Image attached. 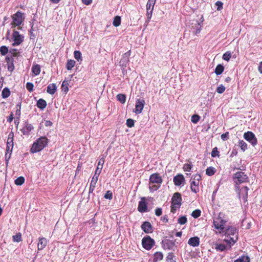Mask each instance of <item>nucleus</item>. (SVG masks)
I'll use <instances>...</instances> for the list:
<instances>
[{"instance_id":"obj_1","label":"nucleus","mask_w":262,"mask_h":262,"mask_svg":"<svg viewBox=\"0 0 262 262\" xmlns=\"http://www.w3.org/2000/svg\"><path fill=\"white\" fill-rule=\"evenodd\" d=\"M236 233V229L233 227L227 226L226 228H224L223 233L227 237L224 239V242L228 245L229 248H230L233 245L237 239L236 235H235Z\"/></svg>"},{"instance_id":"obj_2","label":"nucleus","mask_w":262,"mask_h":262,"mask_svg":"<svg viewBox=\"0 0 262 262\" xmlns=\"http://www.w3.org/2000/svg\"><path fill=\"white\" fill-rule=\"evenodd\" d=\"M227 221L225 219V215L222 213H220L218 216L213 220V225L214 228L217 230L216 232L221 233L223 232L224 228L227 226L226 224Z\"/></svg>"},{"instance_id":"obj_3","label":"nucleus","mask_w":262,"mask_h":262,"mask_svg":"<svg viewBox=\"0 0 262 262\" xmlns=\"http://www.w3.org/2000/svg\"><path fill=\"white\" fill-rule=\"evenodd\" d=\"M48 143V139L45 136L38 138L32 145L30 151L35 153L41 150Z\"/></svg>"},{"instance_id":"obj_4","label":"nucleus","mask_w":262,"mask_h":262,"mask_svg":"<svg viewBox=\"0 0 262 262\" xmlns=\"http://www.w3.org/2000/svg\"><path fill=\"white\" fill-rule=\"evenodd\" d=\"M23 14L19 11H18L15 14L12 16V18L13 21L11 23L12 25V28H15L16 26H18L17 29L20 30L21 29V27L19 26L21 24L24 20V17H23Z\"/></svg>"},{"instance_id":"obj_5","label":"nucleus","mask_w":262,"mask_h":262,"mask_svg":"<svg viewBox=\"0 0 262 262\" xmlns=\"http://www.w3.org/2000/svg\"><path fill=\"white\" fill-rule=\"evenodd\" d=\"M12 39L13 41L12 45L13 46H18L24 41V36L20 34L16 29L13 31Z\"/></svg>"},{"instance_id":"obj_6","label":"nucleus","mask_w":262,"mask_h":262,"mask_svg":"<svg viewBox=\"0 0 262 262\" xmlns=\"http://www.w3.org/2000/svg\"><path fill=\"white\" fill-rule=\"evenodd\" d=\"M201 177L200 174H196L193 176V179L191 180V189L192 191L196 193L199 191L198 186Z\"/></svg>"},{"instance_id":"obj_7","label":"nucleus","mask_w":262,"mask_h":262,"mask_svg":"<svg viewBox=\"0 0 262 262\" xmlns=\"http://www.w3.org/2000/svg\"><path fill=\"white\" fill-rule=\"evenodd\" d=\"M247 179V176L242 171L237 172L234 174V176L233 177L234 182L236 184H241L246 182Z\"/></svg>"},{"instance_id":"obj_8","label":"nucleus","mask_w":262,"mask_h":262,"mask_svg":"<svg viewBox=\"0 0 262 262\" xmlns=\"http://www.w3.org/2000/svg\"><path fill=\"white\" fill-rule=\"evenodd\" d=\"M244 138L251 143L253 146H255L257 144V139L253 133L251 132L245 133L244 135Z\"/></svg>"},{"instance_id":"obj_9","label":"nucleus","mask_w":262,"mask_h":262,"mask_svg":"<svg viewBox=\"0 0 262 262\" xmlns=\"http://www.w3.org/2000/svg\"><path fill=\"white\" fill-rule=\"evenodd\" d=\"M156 2V0H148L146 5L147 9V17L148 20H149L152 16V12L154 9V7Z\"/></svg>"},{"instance_id":"obj_10","label":"nucleus","mask_w":262,"mask_h":262,"mask_svg":"<svg viewBox=\"0 0 262 262\" xmlns=\"http://www.w3.org/2000/svg\"><path fill=\"white\" fill-rule=\"evenodd\" d=\"M154 243V239L150 237L143 238L142 242L143 247L146 250H150L152 247Z\"/></svg>"},{"instance_id":"obj_11","label":"nucleus","mask_w":262,"mask_h":262,"mask_svg":"<svg viewBox=\"0 0 262 262\" xmlns=\"http://www.w3.org/2000/svg\"><path fill=\"white\" fill-rule=\"evenodd\" d=\"M145 104V100L143 98H139L136 100V108L135 112L137 114H140L142 112V111Z\"/></svg>"},{"instance_id":"obj_12","label":"nucleus","mask_w":262,"mask_h":262,"mask_svg":"<svg viewBox=\"0 0 262 262\" xmlns=\"http://www.w3.org/2000/svg\"><path fill=\"white\" fill-rule=\"evenodd\" d=\"M13 136L14 134L12 132H10L8 135L6 148L7 152H11L12 151L13 147Z\"/></svg>"},{"instance_id":"obj_13","label":"nucleus","mask_w":262,"mask_h":262,"mask_svg":"<svg viewBox=\"0 0 262 262\" xmlns=\"http://www.w3.org/2000/svg\"><path fill=\"white\" fill-rule=\"evenodd\" d=\"M182 200V198L181 196V194L176 192L174 193L172 198V205H176V208L179 207L181 205V202Z\"/></svg>"},{"instance_id":"obj_14","label":"nucleus","mask_w":262,"mask_h":262,"mask_svg":"<svg viewBox=\"0 0 262 262\" xmlns=\"http://www.w3.org/2000/svg\"><path fill=\"white\" fill-rule=\"evenodd\" d=\"M130 55V51H128V52L125 53L123 55L121 59L119 64L120 66L122 67H126L127 64L129 61V57Z\"/></svg>"},{"instance_id":"obj_15","label":"nucleus","mask_w":262,"mask_h":262,"mask_svg":"<svg viewBox=\"0 0 262 262\" xmlns=\"http://www.w3.org/2000/svg\"><path fill=\"white\" fill-rule=\"evenodd\" d=\"M162 182V179L161 177L158 173H154L150 177V183L155 184L156 183L158 185L160 184Z\"/></svg>"},{"instance_id":"obj_16","label":"nucleus","mask_w":262,"mask_h":262,"mask_svg":"<svg viewBox=\"0 0 262 262\" xmlns=\"http://www.w3.org/2000/svg\"><path fill=\"white\" fill-rule=\"evenodd\" d=\"M142 229L146 233H150L152 232V227L149 222H145L141 225Z\"/></svg>"},{"instance_id":"obj_17","label":"nucleus","mask_w":262,"mask_h":262,"mask_svg":"<svg viewBox=\"0 0 262 262\" xmlns=\"http://www.w3.org/2000/svg\"><path fill=\"white\" fill-rule=\"evenodd\" d=\"M188 244L193 247H197L200 244V239L198 237H191L188 241Z\"/></svg>"},{"instance_id":"obj_18","label":"nucleus","mask_w":262,"mask_h":262,"mask_svg":"<svg viewBox=\"0 0 262 262\" xmlns=\"http://www.w3.org/2000/svg\"><path fill=\"white\" fill-rule=\"evenodd\" d=\"M185 179L183 175L182 174H179L178 176H176L173 178V182L174 183V184L177 186H180L181 185L183 182L184 181Z\"/></svg>"},{"instance_id":"obj_19","label":"nucleus","mask_w":262,"mask_h":262,"mask_svg":"<svg viewBox=\"0 0 262 262\" xmlns=\"http://www.w3.org/2000/svg\"><path fill=\"white\" fill-rule=\"evenodd\" d=\"M138 209L140 212H145L147 211L146 203L143 200L139 202Z\"/></svg>"},{"instance_id":"obj_20","label":"nucleus","mask_w":262,"mask_h":262,"mask_svg":"<svg viewBox=\"0 0 262 262\" xmlns=\"http://www.w3.org/2000/svg\"><path fill=\"white\" fill-rule=\"evenodd\" d=\"M47 244V241L44 237H41L39 239L38 244V250H41L43 249Z\"/></svg>"},{"instance_id":"obj_21","label":"nucleus","mask_w":262,"mask_h":262,"mask_svg":"<svg viewBox=\"0 0 262 262\" xmlns=\"http://www.w3.org/2000/svg\"><path fill=\"white\" fill-rule=\"evenodd\" d=\"M104 162V160H103V158H102L100 160V161H99V162L98 163L97 169L95 171V174H97L98 175L100 174V173H101V170L102 169Z\"/></svg>"},{"instance_id":"obj_22","label":"nucleus","mask_w":262,"mask_h":262,"mask_svg":"<svg viewBox=\"0 0 262 262\" xmlns=\"http://www.w3.org/2000/svg\"><path fill=\"white\" fill-rule=\"evenodd\" d=\"M57 87L55 84H50L47 87V92L50 94H54L56 91Z\"/></svg>"},{"instance_id":"obj_23","label":"nucleus","mask_w":262,"mask_h":262,"mask_svg":"<svg viewBox=\"0 0 262 262\" xmlns=\"http://www.w3.org/2000/svg\"><path fill=\"white\" fill-rule=\"evenodd\" d=\"M46 105V101L42 99H39V100H38L37 102V106H38V107L41 109H43L44 108H45Z\"/></svg>"},{"instance_id":"obj_24","label":"nucleus","mask_w":262,"mask_h":262,"mask_svg":"<svg viewBox=\"0 0 262 262\" xmlns=\"http://www.w3.org/2000/svg\"><path fill=\"white\" fill-rule=\"evenodd\" d=\"M71 80L69 81L64 80L62 83L61 88L62 91H63L66 93L68 92L69 91V88L68 87V85H69V82H70Z\"/></svg>"},{"instance_id":"obj_25","label":"nucleus","mask_w":262,"mask_h":262,"mask_svg":"<svg viewBox=\"0 0 262 262\" xmlns=\"http://www.w3.org/2000/svg\"><path fill=\"white\" fill-rule=\"evenodd\" d=\"M32 71L35 75H38L40 72V67L38 64L34 65L32 68Z\"/></svg>"},{"instance_id":"obj_26","label":"nucleus","mask_w":262,"mask_h":262,"mask_svg":"<svg viewBox=\"0 0 262 262\" xmlns=\"http://www.w3.org/2000/svg\"><path fill=\"white\" fill-rule=\"evenodd\" d=\"M163 256L161 252H156L154 254V262H158V261L161 260L163 259Z\"/></svg>"},{"instance_id":"obj_27","label":"nucleus","mask_w":262,"mask_h":262,"mask_svg":"<svg viewBox=\"0 0 262 262\" xmlns=\"http://www.w3.org/2000/svg\"><path fill=\"white\" fill-rule=\"evenodd\" d=\"M33 129V126L31 124L27 123L25 128L23 129V133L25 134H27L29 132H31Z\"/></svg>"},{"instance_id":"obj_28","label":"nucleus","mask_w":262,"mask_h":262,"mask_svg":"<svg viewBox=\"0 0 262 262\" xmlns=\"http://www.w3.org/2000/svg\"><path fill=\"white\" fill-rule=\"evenodd\" d=\"M121 24V17L119 16H116L114 17L113 24L115 27H118Z\"/></svg>"},{"instance_id":"obj_29","label":"nucleus","mask_w":262,"mask_h":262,"mask_svg":"<svg viewBox=\"0 0 262 262\" xmlns=\"http://www.w3.org/2000/svg\"><path fill=\"white\" fill-rule=\"evenodd\" d=\"M99 176V175L95 173L94 176L93 177L90 184V185H92V187L96 186V184L98 181Z\"/></svg>"},{"instance_id":"obj_30","label":"nucleus","mask_w":262,"mask_h":262,"mask_svg":"<svg viewBox=\"0 0 262 262\" xmlns=\"http://www.w3.org/2000/svg\"><path fill=\"white\" fill-rule=\"evenodd\" d=\"M224 67L221 64H219L217 66V67L215 68V73L217 75H220L221 73H222V72L224 71Z\"/></svg>"},{"instance_id":"obj_31","label":"nucleus","mask_w":262,"mask_h":262,"mask_svg":"<svg viewBox=\"0 0 262 262\" xmlns=\"http://www.w3.org/2000/svg\"><path fill=\"white\" fill-rule=\"evenodd\" d=\"M74 57L78 61L81 62L82 60L81 53L79 51H75L74 53Z\"/></svg>"},{"instance_id":"obj_32","label":"nucleus","mask_w":262,"mask_h":262,"mask_svg":"<svg viewBox=\"0 0 262 262\" xmlns=\"http://www.w3.org/2000/svg\"><path fill=\"white\" fill-rule=\"evenodd\" d=\"M75 61L74 60H69L67 64V68L68 70H71L75 66Z\"/></svg>"},{"instance_id":"obj_33","label":"nucleus","mask_w":262,"mask_h":262,"mask_svg":"<svg viewBox=\"0 0 262 262\" xmlns=\"http://www.w3.org/2000/svg\"><path fill=\"white\" fill-rule=\"evenodd\" d=\"M215 172V170L214 168L212 167H209L207 168L206 173L208 176H211L214 174Z\"/></svg>"},{"instance_id":"obj_34","label":"nucleus","mask_w":262,"mask_h":262,"mask_svg":"<svg viewBox=\"0 0 262 262\" xmlns=\"http://www.w3.org/2000/svg\"><path fill=\"white\" fill-rule=\"evenodd\" d=\"M117 100L121 102L122 103H124L126 100V96L124 94H118L117 96Z\"/></svg>"},{"instance_id":"obj_35","label":"nucleus","mask_w":262,"mask_h":262,"mask_svg":"<svg viewBox=\"0 0 262 262\" xmlns=\"http://www.w3.org/2000/svg\"><path fill=\"white\" fill-rule=\"evenodd\" d=\"M25 182V179L23 177H20L15 180V184L16 185H21Z\"/></svg>"},{"instance_id":"obj_36","label":"nucleus","mask_w":262,"mask_h":262,"mask_svg":"<svg viewBox=\"0 0 262 262\" xmlns=\"http://www.w3.org/2000/svg\"><path fill=\"white\" fill-rule=\"evenodd\" d=\"M249 258L247 256H242L238 259L235 260L234 262H249Z\"/></svg>"},{"instance_id":"obj_37","label":"nucleus","mask_w":262,"mask_h":262,"mask_svg":"<svg viewBox=\"0 0 262 262\" xmlns=\"http://www.w3.org/2000/svg\"><path fill=\"white\" fill-rule=\"evenodd\" d=\"M10 92L8 89L5 88L2 93V95L3 98H7L10 95Z\"/></svg>"},{"instance_id":"obj_38","label":"nucleus","mask_w":262,"mask_h":262,"mask_svg":"<svg viewBox=\"0 0 262 262\" xmlns=\"http://www.w3.org/2000/svg\"><path fill=\"white\" fill-rule=\"evenodd\" d=\"M0 52L3 55H5L8 52V49L6 46H2L0 48Z\"/></svg>"},{"instance_id":"obj_39","label":"nucleus","mask_w":262,"mask_h":262,"mask_svg":"<svg viewBox=\"0 0 262 262\" xmlns=\"http://www.w3.org/2000/svg\"><path fill=\"white\" fill-rule=\"evenodd\" d=\"M248 188L247 187H244V188H242L241 189V193H244L245 194V196H244V198L246 199L248 196Z\"/></svg>"},{"instance_id":"obj_40","label":"nucleus","mask_w":262,"mask_h":262,"mask_svg":"<svg viewBox=\"0 0 262 262\" xmlns=\"http://www.w3.org/2000/svg\"><path fill=\"white\" fill-rule=\"evenodd\" d=\"M21 235L20 233H18L16 234L15 235L13 236V239L14 242H19L21 241Z\"/></svg>"},{"instance_id":"obj_41","label":"nucleus","mask_w":262,"mask_h":262,"mask_svg":"<svg viewBox=\"0 0 262 262\" xmlns=\"http://www.w3.org/2000/svg\"><path fill=\"white\" fill-rule=\"evenodd\" d=\"M191 215L194 218H197L200 216L201 211L199 209H196L192 212Z\"/></svg>"},{"instance_id":"obj_42","label":"nucleus","mask_w":262,"mask_h":262,"mask_svg":"<svg viewBox=\"0 0 262 262\" xmlns=\"http://www.w3.org/2000/svg\"><path fill=\"white\" fill-rule=\"evenodd\" d=\"M231 53L229 52H227L224 54V55L223 56V58L226 61H228L230 59V58H231Z\"/></svg>"},{"instance_id":"obj_43","label":"nucleus","mask_w":262,"mask_h":262,"mask_svg":"<svg viewBox=\"0 0 262 262\" xmlns=\"http://www.w3.org/2000/svg\"><path fill=\"white\" fill-rule=\"evenodd\" d=\"M239 146L243 151H245L247 149V144L244 141H239Z\"/></svg>"},{"instance_id":"obj_44","label":"nucleus","mask_w":262,"mask_h":262,"mask_svg":"<svg viewBox=\"0 0 262 262\" xmlns=\"http://www.w3.org/2000/svg\"><path fill=\"white\" fill-rule=\"evenodd\" d=\"M225 87L223 85H219L216 89V92L219 94H222L225 91Z\"/></svg>"},{"instance_id":"obj_45","label":"nucleus","mask_w":262,"mask_h":262,"mask_svg":"<svg viewBox=\"0 0 262 262\" xmlns=\"http://www.w3.org/2000/svg\"><path fill=\"white\" fill-rule=\"evenodd\" d=\"M187 218L185 216H182L178 219V223L181 225H183L187 222Z\"/></svg>"},{"instance_id":"obj_46","label":"nucleus","mask_w":262,"mask_h":262,"mask_svg":"<svg viewBox=\"0 0 262 262\" xmlns=\"http://www.w3.org/2000/svg\"><path fill=\"white\" fill-rule=\"evenodd\" d=\"M200 119V117L198 115H193L191 117V121L194 123H196Z\"/></svg>"},{"instance_id":"obj_47","label":"nucleus","mask_w":262,"mask_h":262,"mask_svg":"<svg viewBox=\"0 0 262 262\" xmlns=\"http://www.w3.org/2000/svg\"><path fill=\"white\" fill-rule=\"evenodd\" d=\"M226 248H227V247L224 244H219V245H217L216 247V249L221 251H224Z\"/></svg>"},{"instance_id":"obj_48","label":"nucleus","mask_w":262,"mask_h":262,"mask_svg":"<svg viewBox=\"0 0 262 262\" xmlns=\"http://www.w3.org/2000/svg\"><path fill=\"white\" fill-rule=\"evenodd\" d=\"M126 125L129 127H132L134 125V121L133 119H128L126 121Z\"/></svg>"},{"instance_id":"obj_49","label":"nucleus","mask_w":262,"mask_h":262,"mask_svg":"<svg viewBox=\"0 0 262 262\" xmlns=\"http://www.w3.org/2000/svg\"><path fill=\"white\" fill-rule=\"evenodd\" d=\"M9 53L11 54V55L13 57L18 56L19 55V52H18L17 51V50H16V49H12V50H10Z\"/></svg>"},{"instance_id":"obj_50","label":"nucleus","mask_w":262,"mask_h":262,"mask_svg":"<svg viewBox=\"0 0 262 262\" xmlns=\"http://www.w3.org/2000/svg\"><path fill=\"white\" fill-rule=\"evenodd\" d=\"M223 3L221 1H217L215 3V5L217 7V10L220 11L223 9Z\"/></svg>"},{"instance_id":"obj_51","label":"nucleus","mask_w":262,"mask_h":262,"mask_svg":"<svg viewBox=\"0 0 262 262\" xmlns=\"http://www.w3.org/2000/svg\"><path fill=\"white\" fill-rule=\"evenodd\" d=\"M104 198L105 199L111 200L113 198L112 193L110 191H107V192L104 195Z\"/></svg>"},{"instance_id":"obj_52","label":"nucleus","mask_w":262,"mask_h":262,"mask_svg":"<svg viewBox=\"0 0 262 262\" xmlns=\"http://www.w3.org/2000/svg\"><path fill=\"white\" fill-rule=\"evenodd\" d=\"M183 169L186 171H189L191 169V166L189 164H186L184 165Z\"/></svg>"},{"instance_id":"obj_53","label":"nucleus","mask_w":262,"mask_h":262,"mask_svg":"<svg viewBox=\"0 0 262 262\" xmlns=\"http://www.w3.org/2000/svg\"><path fill=\"white\" fill-rule=\"evenodd\" d=\"M26 88L30 92L32 91L33 88V84L32 83L28 82L26 84Z\"/></svg>"},{"instance_id":"obj_54","label":"nucleus","mask_w":262,"mask_h":262,"mask_svg":"<svg viewBox=\"0 0 262 262\" xmlns=\"http://www.w3.org/2000/svg\"><path fill=\"white\" fill-rule=\"evenodd\" d=\"M219 154V151H217V148L215 147L213 149L212 152H211V156L213 157H215V156H217Z\"/></svg>"},{"instance_id":"obj_55","label":"nucleus","mask_w":262,"mask_h":262,"mask_svg":"<svg viewBox=\"0 0 262 262\" xmlns=\"http://www.w3.org/2000/svg\"><path fill=\"white\" fill-rule=\"evenodd\" d=\"M7 66H8V70L9 71L12 72L14 70V65L12 62L8 63Z\"/></svg>"},{"instance_id":"obj_56","label":"nucleus","mask_w":262,"mask_h":262,"mask_svg":"<svg viewBox=\"0 0 262 262\" xmlns=\"http://www.w3.org/2000/svg\"><path fill=\"white\" fill-rule=\"evenodd\" d=\"M159 185H154V184H152V185L149 186V188L153 191L157 190L159 188Z\"/></svg>"},{"instance_id":"obj_57","label":"nucleus","mask_w":262,"mask_h":262,"mask_svg":"<svg viewBox=\"0 0 262 262\" xmlns=\"http://www.w3.org/2000/svg\"><path fill=\"white\" fill-rule=\"evenodd\" d=\"M228 135H229V133L228 132H227V133H226L225 134H222L221 135L222 139H223V140H226L227 139H228Z\"/></svg>"},{"instance_id":"obj_58","label":"nucleus","mask_w":262,"mask_h":262,"mask_svg":"<svg viewBox=\"0 0 262 262\" xmlns=\"http://www.w3.org/2000/svg\"><path fill=\"white\" fill-rule=\"evenodd\" d=\"M162 209L161 208H157L155 210V213L157 216H160L162 214Z\"/></svg>"},{"instance_id":"obj_59","label":"nucleus","mask_w":262,"mask_h":262,"mask_svg":"<svg viewBox=\"0 0 262 262\" xmlns=\"http://www.w3.org/2000/svg\"><path fill=\"white\" fill-rule=\"evenodd\" d=\"M82 3L86 5L91 4L92 2V0H82Z\"/></svg>"},{"instance_id":"obj_60","label":"nucleus","mask_w":262,"mask_h":262,"mask_svg":"<svg viewBox=\"0 0 262 262\" xmlns=\"http://www.w3.org/2000/svg\"><path fill=\"white\" fill-rule=\"evenodd\" d=\"M52 124V123L50 121H46L45 122V125L46 126H51Z\"/></svg>"},{"instance_id":"obj_61","label":"nucleus","mask_w":262,"mask_h":262,"mask_svg":"<svg viewBox=\"0 0 262 262\" xmlns=\"http://www.w3.org/2000/svg\"><path fill=\"white\" fill-rule=\"evenodd\" d=\"M13 119V114H11V115L8 118L7 121H9V122H11L12 121Z\"/></svg>"},{"instance_id":"obj_62","label":"nucleus","mask_w":262,"mask_h":262,"mask_svg":"<svg viewBox=\"0 0 262 262\" xmlns=\"http://www.w3.org/2000/svg\"><path fill=\"white\" fill-rule=\"evenodd\" d=\"M177 208L176 207V205H172L171 209V211L172 212H174L176 211Z\"/></svg>"},{"instance_id":"obj_63","label":"nucleus","mask_w":262,"mask_h":262,"mask_svg":"<svg viewBox=\"0 0 262 262\" xmlns=\"http://www.w3.org/2000/svg\"><path fill=\"white\" fill-rule=\"evenodd\" d=\"M173 256V253H169L168 255L167 256V258L169 259H172V257Z\"/></svg>"},{"instance_id":"obj_64","label":"nucleus","mask_w":262,"mask_h":262,"mask_svg":"<svg viewBox=\"0 0 262 262\" xmlns=\"http://www.w3.org/2000/svg\"><path fill=\"white\" fill-rule=\"evenodd\" d=\"M258 70L260 73H262V62L258 67Z\"/></svg>"}]
</instances>
